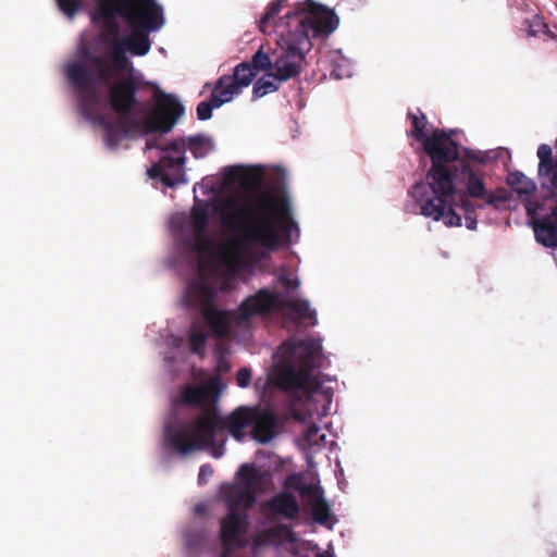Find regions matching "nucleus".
Returning a JSON list of instances; mask_svg holds the SVG:
<instances>
[{"mask_svg":"<svg viewBox=\"0 0 557 557\" xmlns=\"http://www.w3.org/2000/svg\"><path fill=\"white\" fill-rule=\"evenodd\" d=\"M270 380L274 386L284 392H314L321 386L315 375L306 370L296 369L290 363L275 366Z\"/></svg>","mask_w":557,"mask_h":557,"instance_id":"15","label":"nucleus"},{"mask_svg":"<svg viewBox=\"0 0 557 557\" xmlns=\"http://www.w3.org/2000/svg\"><path fill=\"white\" fill-rule=\"evenodd\" d=\"M188 148L195 158H203L209 150V138L206 135H195L185 140H173L161 148L159 161L148 170L151 178L160 180L165 186L174 187L186 182L185 150Z\"/></svg>","mask_w":557,"mask_h":557,"instance_id":"10","label":"nucleus"},{"mask_svg":"<svg viewBox=\"0 0 557 557\" xmlns=\"http://www.w3.org/2000/svg\"><path fill=\"white\" fill-rule=\"evenodd\" d=\"M208 468H209L208 465H202L200 467V471H199V474H198V484L199 485H203V484L207 483L206 473H207Z\"/></svg>","mask_w":557,"mask_h":557,"instance_id":"41","label":"nucleus"},{"mask_svg":"<svg viewBox=\"0 0 557 557\" xmlns=\"http://www.w3.org/2000/svg\"><path fill=\"white\" fill-rule=\"evenodd\" d=\"M237 482L225 493L228 513L221 524V541L225 548H242L246 545L244 535L247 527L246 511L252 508L257 495L265 491L272 481L269 471L244 463L236 473Z\"/></svg>","mask_w":557,"mask_h":557,"instance_id":"8","label":"nucleus"},{"mask_svg":"<svg viewBox=\"0 0 557 557\" xmlns=\"http://www.w3.org/2000/svg\"><path fill=\"white\" fill-rule=\"evenodd\" d=\"M252 407H239L224 418L223 428L237 441L246 435V429L251 426Z\"/></svg>","mask_w":557,"mask_h":557,"instance_id":"20","label":"nucleus"},{"mask_svg":"<svg viewBox=\"0 0 557 557\" xmlns=\"http://www.w3.org/2000/svg\"><path fill=\"white\" fill-rule=\"evenodd\" d=\"M230 343L226 341H218L214 345V356L216 359V368L215 373L213 375H219L221 377L222 374L230 372L232 369V364L228 361L230 355Z\"/></svg>","mask_w":557,"mask_h":557,"instance_id":"24","label":"nucleus"},{"mask_svg":"<svg viewBox=\"0 0 557 557\" xmlns=\"http://www.w3.org/2000/svg\"><path fill=\"white\" fill-rule=\"evenodd\" d=\"M224 387L225 385L222 382L221 377L219 375H213V373H211V455H213L216 458L220 457V455L214 451L213 447V432L218 419V413L214 404L219 399Z\"/></svg>","mask_w":557,"mask_h":557,"instance_id":"23","label":"nucleus"},{"mask_svg":"<svg viewBox=\"0 0 557 557\" xmlns=\"http://www.w3.org/2000/svg\"><path fill=\"white\" fill-rule=\"evenodd\" d=\"M289 29L282 33L277 47L271 51V67L256 81L252 98L259 99L275 92L281 85L297 77L302 69L306 54L312 48V38L333 33L339 23L337 15L311 0L297 3L283 17Z\"/></svg>","mask_w":557,"mask_h":557,"instance_id":"4","label":"nucleus"},{"mask_svg":"<svg viewBox=\"0 0 557 557\" xmlns=\"http://www.w3.org/2000/svg\"><path fill=\"white\" fill-rule=\"evenodd\" d=\"M116 13L125 17L132 25H139L153 32L164 24L162 8L154 0H119L117 7L101 4L92 13L96 25L119 24Z\"/></svg>","mask_w":557,"mask_h":557,"instance_id":"12","label":"nucleus"},{"mask_svg":"<svg viewBox=\"0 0 557 557\" xmlns=\"http://www.w3.org/2000/svg\"><path fill=\"white\" fill-rule=\"evenodd\" d=\"M286 309L295 312L300 320L309 321L311 325L318 323L317 313L310 309L309 301L290 299L287 293L274 292L269 288H261L246 298L238 308V318L240 321H245L251 317L265 315Z\"/></svg>","mask_w":557,"mask_h":557,"instance_id":"13","label":"nucleus"},{"mask_svg":"<svg viewBox=\"0 0 557 557\" xmlns=\"http://www.w3.org/2000/svg\"><path fill=\"white\" fill-rule=\"evenodd\" d=\"M124 55L129 51L135 55H145L150 49V40L147 34L135 32L131 37H123Z\"/></svg>","mask_w":557,"mask_h":557,"instance_id":"22","label":"nucleus"},{"mask_svg":"<svg viewBox=\"0 0 557 557\" xmlns=\"http://www.w3.org/2000/svg\"><path fill=\"white\" fill-rule=\"evenodd\" d=\"M319 432H320V428L317 424L309 425L305 432V440L309 444H318Z\"/></svg>","mask_w":557,"mask_h":557,"instance_id":"38","label":"nucleus"},{"mask_svg":"<svg viewBox=\"0 0 557 557\" xmlns=\"http://www.w3.org/2000/svg\"><path fill=\"white\" fill-rule=\"evenodd\" d=\"M272 48L261 46L251 57L250 62H242L234 69L233 75L220 77L211 88V111L230 102L244 87H248L258 72H267L271 67Z\"/></svg>","mask_w":557,"mask_h":557,"instance_id":"11","label":"nucleus"},{"mask_svg":"<svg viewBox=\"0 0 557 557\" xmlns=\"http://www.w3.org/2000/svg\"><path fill=\"white\" fill-rule=\"evenodd\" d=\"M209 503L202 500L193 508V517L185 531V545L190 554L202 552L208 542Z\"/></svg>","mask_w":557,"mask_h":557,"instance_id":"16","label":"nucleus"},{"mask_svg":"<svg viewBox=\"0 0 557 557\" xmlns=\"http://www.w3.org/2000/svg\"><path fill=\"white\" fill-rule=\"evenodd\" d=\"M262 183L263 171L258 166H225L223 184L226 187L239 185L245 194L231 191L211 197V213H216L232 234L222 261L228 283L244 267L256 263L265 252L275 251L283 242H288L293 228H297L286 197L255 193Z\"/></svg>","mask_w":557,"mask_h":557,"instance_id":"1","label":"nucleus"},{"mask_svg":"<svg viewBox=\"0 0 557 557\" xmlns=\"http://www.w3.org/2000/svg\"><path fill=\"white\" fill-rule=\"evenodd\" d=\"M265 510L280 518L297 520L300 515V507L297 497L290 492H280L264 503Z\"/></svg>","mask_w":557,"mask_h":557,"instance_id":"18","label":"nucleus"},{"mask_svg":"<svg viewBox=\"0 0 557 557\" xmlns=\"http://www.w3.org/2000/svg\"><path fill=\"white\" fill-rule=\"evenodd\" d=\"M535 238L546 247L557 246V223L544 216L534 224Z\"/></svg>","mask_w":557,"mask_h":557,"instance_id":"21","label":"nucleus"},{"mask_svg":"<svg viewBox=\"0 0 557 557\" xmlns=\"http://www.w3.org/2000/svg\"><path fill=\"white\" fill-rule=\"evenodd\" d=\"M288 528L285 525L270 528L263 532H260L255 536L253 543L257 546H265L272 544L280 537L281 531H287Z\"/></svg>","mask_w":557,"mask_h":557,"instance_id":"29","label":"nucleus"},{"mask_svg":"<svg viewBox=\"0 0 557 557\" xmlns=\"http://www.w3.org/2000/svg\"><path fill=\"white\" fill-rule=\"evenodd\" d=\"M459 208L463 211L466 227L470 231H475L478 221L475 215V207L470 202L466 195L462 194L460 196V201L456 200V205H454V210Z\"/></svg>","mask_w":557,"mask_h":557,"instance_id":"27","label":"nucleus"},{"mask_svg":"<svg viewBox=\"0 0 557 557\" xmlns=\"http://www.w3.org/2000/svg\"><path fill=\"white\" fill-rule=\"evenodd\" d=\"M173 264L187 277L183 300L193 313L188 344L203 357L209 338V180L194 186V203L188 212L171 215Z\"/></svg>","mask_w":557,"mask_h":557,"instance_id":"2","label":"nucleus"},{"mask_svg":"<svg viewBox=\"0 0 557 557\" xmlns=\"http://www.w3.org/2000/svg\"><path fill=\"white\" fill-rule=\"evenodd\" d=\"M324 438H325V435H324V434H322V435L320 436V440H324Z\"/></svg>","mask_w":557,"mask_h":557,"instance_id":"45","label":"nucleus"},{"mask_svg":"<svg viewBox=\"0 0 557 557\" xmlns=\"http://www.w3.org/2000/svg\"><path fill=\"white\" fill-rule=\"evenodd\" d=\"M531 27H537V30H533L534 33L535 32H541L547 36H549L550 38L553 39H557V35H555L554 33L550 32L548 25L546 23H544L540 17H536L533 22V24L531 25Z\"/></svg>","mask_w":557,"mask_h":557,"instance_id":"37","label":"nucleus"},{"mask_svg":"<svg viewBox=\"0 0 557 557\" xmlns=\"http://www.w3.org/2000/svg\"><path fill=\"white\" fill-rule=\"evenodd\" d=\"M208 87H209V83H206V84H205V86H203V88L206 89V88H208Z\"/></svg>","mask_w":557,"mask_h":557,"instance_id":"44","label":"nucleus"},{"mask_svg":"<svg viewBox=\"0 0 557 557\" xmlns=\"http://www.w3.org/2000/svg\"><path fill=\"white\" fill-rule=\"evenodd\" d=\"M315 557H325L323 554H317Z\"/></svg>","mask_w":557,"mask_h":557,"instance_id":"43","label":"nucleus"},{"mask_svg":"<svg viewBox=\"0 0 557 557\" xmlns=\"http://www.w3.org/2000/svg\"><path fill=\"white\" fill-rule=\"evenodd\" d=\"M539 175L548 177L553 187L557 188V164L553 159L547 160L544 165L542 161H540Z\"/></svg>","mask_w":557,"mask_h":557,"instance_id":"30","label":"nucleus"},{"mask_svg":"<svg viewBox=\"0 0 557 557\" xmlns=\"http://www.w3.org/2000/svg\"><path fill=\"white\" fill-rule=\"evenodd\" d=\"M299 494L301 496L310 497L311 503H313V502L320 499L321 497H323V490L320 486L302 483Z\"/></svg>","mask_w":557,"mask_h":557,"instance_id":"32","label":"nucleus"},{"mask_svg":"<svg viewBox=\"0 0 557 557\" xmlns=\"http://www.w3.org/2000/svg\"><path fill=\"white\" fill-rule=\"evenodd\" d=\"M197 115L200 120H209V100L206 99L198 104Z\"/></svg>","mask_w":557,"mask_h":557,"instance_id":"40","label":"nucleus"},{"mask_svg":"<svg viewBox=\"0 0 557 557\" xmlns=\"http://www.w3.org/2000/svg\"><path fill=\"white\" fill-rule=\"evenodd\" d=\"M507 184L519 195H531L536 189L534 182L519 171L509 173Z\"/></svg>","mask_w":557,"mask_h":557,"instance_id":"25","label":"nucleus"},{"mask_svg":"<svg viewBox=\"0 0 557 557\" xmlns=\"http://www.w3.org/2000/svg\"><path fill=\"white\" fill-rule=\"evenodd\" d=\"M60 10L69 17H73L79 10L83 0H57Z\"/></svg>","mask_w":557,"mask_h":557,"instance_id":"31","label":"nucleus"},{"mask_svg":"<svg viewBox=\"0 0 557 557\" xmlns=\"http://www.w3.org/2000/svg\"><path fill=\"white\" fill-rule=\"evenodd\" d=\"M210 191H211V194H215V189L213 186H211Z\"/></svg>","mask_w":557,"mask_h":557,"instance_id":"42","label":"nucleus"},{"mask_svg":"<svg viewBox=\"0 0 557 557\" xmlns=\"http://www.w3.org/2000/svg\"><path fill=\"white\" fill-rule=\"evenodd\" d=\"M251 380V371L248 368H240L236 374V382L239 387H247Z\"/></svg>","mask_w":557,"mask_h":557,"instance_id":"35","label":"nucleus"},{"mask_svg":"<svg viewBox=\"0 0 557 557\" xmlns=\"http://www.w3.org/2000/svg\"><path fill=\"white\" fill-rule=\"evenodd\" d=\"M447 171V183L440 187L433 184L431 177L426 183L417 182L409 194L419 205L420 214L434 221H442L446 226H461V216L454 210L460 196L476 199L485 198L486 188L483 178L460 157L456 161L444 163Z\"/></svg>","mask_w":557,"mask_h":557,"instance_id":"5","label":"nucleus"},{"mask_svg":"<svg viewBox=\"0 0 557 557\" xmlns=\"http://www.w3.org/2000/svg\"><path fill=\"white\" fill-rule=\"evenodd\" d=\"M121 74L114 73L109 83L96 84L92 90L73 88L77 95V104L82 115L86 119L92 117L96 107L100 103V90L107 88L110 106L119 115L114 119L98 116V123L104 131L109 147H117L121 140L134 131H143L146 134L170 132L176 121L184 114L183 104L174 96L157 88L154 91V107L150 114L141 120L129 119L131 111L138 104L137 91L141 83L133 74H128L116 82Z\"/></svg>","mask_w":557,"mask_h":557,"instance_id":"3","label":"nucleus"},{"mask_svg":"<svg viewBox=\"0 0 557 557\" xmlns=\"http://www.w3.org/2000/svg\"><path fill=\"white\" fill-rule=\"evenodd\" d=\"M312 519L320 524H325L331 517V507L324 497L311 503Z\"/></svg>","mask_w":557,"mask_h":557,"instance_id":"28","label":"nucleus"},{"mask_svg":"<svg viewBox=\"0 0 557 557\" xmlns=\"http://www.w3.org/2000/svg\"><path fill=\"white\" fill-rule=\"evenodd\" d=\"M486 205L492 206L496 209H498L500 203H504L508 200V195L505 190L499 191L497 194H486Z\"/></svg>","mask_w":557,"mask_h":557,"instance_id":"34","label":"nucleus"},{"mask_svg":"<svg viewBox=\"0 0 557 557\" xmlns=\"http://www.w3.org/2000/svg\"><path fill=\"white\" fill-rule=\"evenodd\" d=\"M320 349V344L314 341H300L293 347L292 354L299 362L300 370H306L308 373H312V371L319 366L318 358Z\"/></svg>","mask_w":557,"mask_h":557,"instance_id":"19","label":"nucleus"},{"mask_svg":"<svg viewBox=\"0 0 557 557\" xmlns=\"http://www.w3.org/2000/svg\"><path fill=\"white\" fill-rule=\"evenodd\" d=\"M537 157L544 164L547 160L553 159V151L550 146L543 144L537 149Z\"/></svg>","mask_w":557,"mask_h":557,"instance_id":"39","label":"nucleus"},{"mask_svg":"<svg viewBox=\"0 0 557 557\" xmlns=\"http://www.w3.org/2000/svg\"><path fill=\"white\" fill-rule=\"evenodd\" d=\"M213 246L214 235L211 232V337H218L220 341H224V338L228 337L231 334L230 313L227 311L218 310L213 304V298L218 290H232L240 272L227 284V276L222 267L223 252L216 258Z\"/></svg>","mask_w":557,"mask_h":557,"instance_id":"14","label":"nucleus"},{"mask_svg":"<svg viewBox=\"0 0 557 557\" xmlns=\"http://www.w3.org/2000/svg\"><path fill=\"white\" fill-rule=\"evenodd\" d=\"M277 423L278 418L271 408L252 407L251 436L258 443H269L275 435Z\"/></svg>","mask_w":557,"mask_h":557,"instance_id":"17","label":"nucleus"},{"mask_svg":"<svg viewBox=\"0 0 557 557\" xmlns=\"http://www.w3.org/2000/svg\"><path fill=\"white\" fill-rule=\"evenodd\" d=\"M302 475L299 473L288 474L284 481V487L299 492L302 485Z\"/></svg>","mask_w":557,"mask_h":557,"instance_id":"33","label":"nucleus"},{"mask_svg":"<svg viewBox=\"0 0 557 557\" xmlns=\"http://www.w3.org/2000/svg\"><path fill=\"white\" fill-rule=\"evenodd\" d=\"M129 67L120 24L100 25L90 45L82 47L78 58L66 64L65 76L73 88L92 90L96 84L109 83L114 73Z\"/></svg>","mask_w":557,"mask_h":557,"instance_id":"6","label":"nucleus"},{"mask_svg":"<svg viewBox=\"0 0 557 557\" xmlns=\"http://www.w3.org/2000/svg\"><path fill=\"white\" fill-rule=\"evenodd\" d=\"M177 404L195 408L200 414L191 420L168 423L164 426V446L181 456L209 448V374L201 373L198 383L186 384Z\"/></svg>","mask_w":557,"mask_h":557,"instance_id":"7","label":"nucleus"},{"mask_svg":"<svg viewBox=\"0 0 557 557\" xmlns=\"http://www.w3.org/2000/svg\"><path fill=\"white\" fill-rule=\"evenodd\" d=\"M278 281L286 290H295L299 286V282L295 278H292L289 274L285 272L278 275Z\"/></svg>","mask_w":557,"mask_h":557,"instance_id":"36","label":"nucleus"},{"mask_svg":"<svg viewBox=\"0 0 557 557\" xmlns=\"http://www.w3.org/2000/svg\"><path fill=\"white\" fill-rule=\"evenodd\" d=\"M285 2L286 0H275L268 5L259 23V28L262 33L267 34L270 32L275 21V17L280 14Z\"/></svg>","mask_w":557,"mask_h":557,"instance_id":"26","label":"nucleus"},{"mask_svg":"<svg viewBox=\"0 0 557 557\" xmlns=\"http://www.w3.org/2000/svg\"><path fill=\"white\" fill-rule=\"evenodd\" d=\"M407 116L411 122L409 135L423 144L424 152L431 160L426 177H431L433 184L441 188L447 183V171L443 165L447 161L458 160L459 145L444 129L436 128L429 136L426 132L429 122L420 109L416 113L409 111Z\"/></svg>","mask_w":557,"mask_h":557,"instance_id":"9","label":"nucleus"}]
</instances>
